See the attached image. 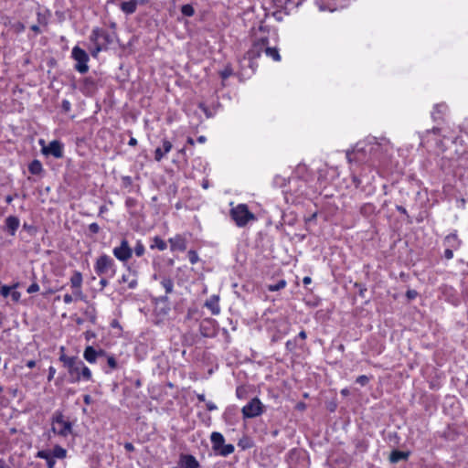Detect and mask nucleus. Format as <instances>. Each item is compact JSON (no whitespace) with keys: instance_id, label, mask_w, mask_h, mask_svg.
I'll use <instances>...</instances> for the list:
<instances>
[{"instance_id":"obj_1","label":"nucleus","mask_w":468,"mask_h":468,"mask_svg":"<svg viewBox=\"0 0 468 468\" xmlns=\"http://www.w3.org/2000/svg\"><path fill=\"white\" fill-rule=\"evenodd\" d=\"M51 431L60 437H68L73 432L72 423L61 411H56L51 420Z\"/></svg>"},{"instance_id":"obj_2","label":"nucleus","mask_w":468,"mask_h":468,"mask_svg":"<svg viewBox=\"0 0 468 468\" xmlns=\"http://www.w3.org/2000/svg\"><path fill=\"white\" fill-rule=\"evenodd\" d=\"M230 216L237 226L244 227L250 220L255 219V216L249 211L246 205H238L230 210Z\"/></svg>"},{"instance_id":"obj_3","label":"nucleus","mask_w":468,"mask_h":468,"mask_svg":"<svg viewBox=\"0 0 468 468\" xmlns=\"http://www.w3.org/2000/svg\"><path fill=\"white\" fill-rule=\"evenodd\" d=\"M60 361L63 362L64 367L68 368L69 375L76 380L80 379V370L84 363L76 356L69 357L62 354L59 357Z\"/></svg>"},{"instance_id":"obj_4","label":"nucleus","mask_w":468,"mask_h":468,"mask_svg":"<svg viewBox=\"0 0 468 468\" xmlns=\"http://www.w3.org/2000/svg\"><path fill=\"white\" fill-rule=\"evenodd\" d=\"M94 268H95V271L98 275H104L110 271L113 275L115 272L114 261L111 257H109L106 254L101 255L97 259Z\"/></svg>"},{"instance_id":"obj_5","label":"nucleus","mask_w":468,"mask_h":468,"mask_svg":"<svg viewBox=\"0 0 468 468\" xmlns=\"http://www.w3.org/2000/svg\"><path fill=\"white\" fill-rule=\"evenodd\" d=\"M263 405L258 398H253L246 406L241 410L243 417L251 419L260 416L263 412Z\"/></svg>"},{"instance_id":"obj_6","label":"nucleus","mask_w":468,"mask_h":468,"mask_svg":"<svg viewBox=\"0 0 468 468\" xmlns=\"http://www.w3.org/2000/svg\"><path fill=\"white\" fill-rule=\"evenodd\" d=\"M72 57L77 61L76 69L80 73H86L89 69L87 65L89 57L86 51L79 47H75L72 49Z\"/></svg>"},{"instance_id":"obj_7","label":"nucleus","mask_w":468,"mask_h":468,"mask_svg":"<svg viewBox=\"0 0 468 468\" xmlns=\"http://www.w3.org/2000/svg\"><path fill=\"white\" fill-rule=\"evenodd\" d=\"M112 252L113 255L121 261H127L133 255V250L125 239L121 241L120 246L113 249Z\"/></svg>"},{"instance_id":"obj_8","label":"nucleus","mask_w":468,"mask_h":468,"mask_svg":"<svg viewBox=\"0 0 468 468\" xmlns=\"http://www.w3.org/2000/svg\"><path fill=\"white\" fill-rule=\"evenodd\" d=\"M42 153L46 155H52L56 158L63 156V145L59 141L54 140L48 146H43Z\"/></svg>"},{"instance_id":"obj_9","label":"nucleus","mask_w":468,"mask_h":468,"mask_svg":"<svg viewBox=\"0 0 468 468\" xmlns=\"http://www.w3.org/2000/svg\"><path fill=\"white\" fill-rule=\"evenodd\" d=\"M20 221L18 218L15 216H9L5 220V230L7 231L11 236L16 234V231L19 228Z\"/></svg>"},{"instance_id":"obj_10","label":"nucleus","mask_w":468,"mask_h":468,"mask_svg":"<svg viewBox=\"0 0 468 468\" xmlns=\"http://www.w3.org/2000/svg\"><path fill=\"white\" fill-rule=\"evenodd\" d=\"M199 463L192 455H181L180 467L181 468H198Z\"/></svg>"},{"instance_id":"obj_11","label":"nucleus","mask_w":468,"mask_h":468,"mask_svg":"<svg viewBox=\"0 0 468 468\" xmlns=\"http://www.w3.org/2000/svg\"><path fill=\"white\" fill-rule=\"evenodd\" d=\"M171 149H172V144L167 140H164L163 147L156 148V150L154 152V159L157 162L161 161L162 158L165 156V154H167L168 152H170Z\"/></svg>"},{"instance_id":"obj_12","label":"nucleus","mask_w":468,"mask_h":468,"mask_svg":"<svg viewBox=\"0 0 468 468\" xmlns=\"http://www.w3.org/2000/svg\"><path fill=\"white\" fill-rule=\"evenodd\" d=\"M210 440L213 445V450L218 452L219 449H221V446H224V437L221 433L214 431L212 432L210 436Z\"/></svg>"},{"instance_id":"obj_13","label":"nucleus","mask_w":468,"mask_h":468,"mask_svg":"<svg viewBox=\"0 0 468 468\" xmlns=\"http://www.w3.org/2000/svg\"><path fill=\"white\" fill-rule=\"evenodd\" d=\"M100 38H104L105 40H107V35L100 29H94L90 36L91 41L95 42L97 45V47L93 52V55H96V53H98L101 50V47H100V43H99Z\"/></svg>"},{"instance_id":"obj_14","label":"nucleus","mask_w":468,"mask_h":468,"mask_svg":"<svg viewBox=\"0 0 468 468\" xmlns=\"http://www.w3.org/2000/svg\"><path fill=\"white\" fill-rule=\"evenodd\" d=\"M218 296H212L208 301L206 302L205 305L211 310L213 314H218L220 308L218 305Z\"/></svg>"},{"instance_id":"obj_15","label":"nucleus","mask_w":468,"mask_h":468,"mask_svg":"<svg viewBox=\"0 0 468 468\" xmlns=\"http://www.w3.org/2000/svg\"><path fill=\"white\" fill-rule=\"evenodd\" d=\"M409 457V452H401V451H393L389 455V461L393 463H398L401 460H407Z\"/></svg>"},{"instance_id":"obj_16","label":"nucleus","mask_w":468,"mask_h":468,"mask_svg":"<svg viewBox=\"0 0 468 468\" xmlns=\"http://www.w3.org/2000/svg\"><path fill=\"white\" fill-rule=\"evenodd\" d=\"M169 242L171 244V249L174 250H185L186 249L185 240L180 237H176L175 239H170Z\"/></svg>"},{"instance_id":"obj_17","label":"nucleus","mask_w":468,"mask_h":468,"mask_svg":"<svg viewBox=\"0 0 468 468\" xmlns=\"http://www.w3.org/2000/svg\"><path fill=\"white\" fill-rule=\"evenodd\" d=\"M83 356L88 362L94 363L97 359V350L89 346L85 348Z\"/></svg>"},{"instance_id":"obj_18","label":"nucleus","mask_w":468,"mask_h":468,"mask_svg":"<svg viewBox=\"0 0 468 468\" xmlns=\"http://www.w3.org/2000/svg\"><path fill=\"white\" fill-rule=\"evenodd\" d=\"M120 7L121 10L127 15L133 14L136 11V6L133 0L122 2Z\"/></svg>"},{"instance_id":"obj_19","label":"nucleus","mask_w":468,"mask_h":468,"mask_svg":"<svg viewBox=\"0 0 468 468\" xmlns=\"http://www.w3.org/2000/svg\"><path fill=\"white\" fill-rule=\"evenodd\" d=\"M70 284L73 289L81 288L82 275L79 271H75L70 278Z\"/></svg>"},{"instance_id":"obj_20","label":"nucleus","mask_w":468,"mask_h":468,"mask_svg":"<svg viewBox=\"0 0 468 468\" xmlns=\"http://www.w3.org/2000/svg\"><path fill=\"white\" fill-rule=\"evenodd\" d=\"M29 171L33 175H38L42 172V165L38 160H34L28 167Z\"/></svg>"},{"instance_id":"obj_21","label":"nucleus","mask_w":468,"mask_h":468,"mask_svg":"<svg viewBox=\"0 0 468 468\" xmlns=\"http://www.w3.org/2000/svg\"><path fill=\"white\" fill-rule=\"evenodd\" d=\"M51 453L54 458L63 459L67 455V451L64 448L57 445L54 447Z\"/></svg>"},{"instance_id":"obj_22","label":"nucleus","mask_w":468,"mask_h":468,"mask_svg":"<svg viewBox=\"0 0 468 468\" xmlns=\"http://www.w3.org/2000/svg\"><path fill=\"white\" fill-rule=\"evenodd\" d=\"M163 287L166 293H171L173 292L174 282L170 278H164L161 282Z\"/></svg>"},{"instance_id":"obj_23","label":"nucleus","mask_w":468,"mask_h":468,"mask_svg":"<svg viewBox=\"0 0 468 468\" xmlns=\"http://www.w3.org/2000/svg\"><path fill=\"white\" fill-rule=\"evenodd\" d=\"M234 452V446L232 444H225L221 446V449L218 451V452L222 456H228Z\"/></svg>"},{"instance_id":"obj_24","label":"nucleus","mask_w":468,"mask_h":468,"mask_svg":"<svg viewBox=\"0 0 468 468\" xmlns=\"http://www.w3.org/2000/svg\"><path fill=\"white\" fill-rule=\"evenodd\" d=\"M265 53L271 57L275 61H279L281 59L279 51L276 48H267L265 49Z\"/></svg>"},{"instance_id":"obj_25","label":"nucleus","mask_w":468,"mask_h":468,"mask_svg":"<svg viewBox=\"0 0 468 468\" xmlns=\"http://www.w3.org/2000/svg\"><path fill=\"white\" fill-rule=\"evenodd\" d=\"M156 247L160 250H164L166 249V243L165 240L160 239L159 237H155L154 239V245H152V248Z\"/></svg>"},{"instance_id":"obj_26","label":"nucleus","mask_w":468,"mask_h":468,"mask_svg":"<svg viewBox=\"0 0 468 468\" xmlns=\"http://www.w3.org/2000/svg\"><path fill=\"white\" fill-rule=\"evenodd\" d=\"M286 285V282L284 280L279 281L276 284H271L268 286V290L271 292L279 291L283 289Z\"/></svg>"},{"instance_id":"obj_27","label":"nucleus","mask_w":468,"mask_h":468,"mask_svg":"<svg viewBox=\"0 0 468 468\" xmlns=\"http://www.w3.org/2000/svg\"><path fill=\"white\" fill-rule=\"evenodd\" d=\"M181 12L183 15L186 16H192L194 15V8L192 5H184L182 7H181Z\"/></svg>"},{"instance_id":"obj_28","label":"nucleus","mask_w":468,"mask_h":468,"mask_svg":"<svg viewBox=\"0 0 468 468\" xmlns=\"http://www.w3.org/2000/svg\"><path fill=\"white\" fill-rule=\"evenodd\" d=\"M80 377L87 380H90L91 378V372L85 365H83V367H81Z\"/></svg>"},{"instance_id":"obj_29","label":"nucleus","mask_w":468,"mask_h":468,"mask_svg":"<svg viewBox=\"0 0 468 468\" xmlns=\"http://www.w3.org/2000/svg\"><path fill=\"white\" fill-rule=\"evenodd\" d=\"M37 458L45 459L46 461L52 457V453L48 451H39L37 453Z\"/></svg>"},{"instance_id":"obj_30","label":"nucleus","mask_w":468,"mask_h":468,"mask_svg":"<svg viewBox=\"0 0 468 468\" xmlns=\"http://www.w3.org/2000/svg\"><path fill=\"white\" fill-rule=\"evenodd\" d=\"M134 252L136 256L141 257L144 253V247L141 242H138L134 248Z\"/></svg>"},{"instance_id":"obj_31","label":"nucleus","mask_w":468,"mask_h":468,"mask_svg":"<svg viewBox=\"0 0 468 468\" xmlns=\"http://www.w3.org/2000/svg\"><path fill=\"white\" fill-rule=\"evenodd\" d=\"M188 258H189V261H190L192 264L197 263V261H198L197 253L195 250H189V251H188Z\"/></svg>"},{"instance_id":"obj_32","label":"nucleus","mask_w":468,"mask_h":468,"mask_svg":"<svg viewBox=\"0 0 468 468\" xmlns=\"http://www.w3.org/2000/svg\"><path fill=\"white\" fill-rule=\"evenodd\" d=\"M369 378L367 376H359L356 378V383L360 384L361 386H365L368 383Z\"/></svg>"},{"instance_id":"obj_33","label":"nucleus","mask_w":468,"mask_h":468,"mask_svg":"<svg viewBox=\"0 0 468 468\" xmlns=\"http://www.w3.org/2000/svg\"><path fill=\"white\" fill-rule=\"evenodd\" d=\"M107 363L112 369H115L117 367V362L113 356H108Z\"/></svg>"},{"instance_id":"obj_34","label":"nucleus","mask_w":468,"mask_h":468,"mask_svg":"<svg viewBox=\"0 0 468 468\" xmlns=\"http://www.w3.org/2000/svg\"><path fill=\"white\" fill-rule=\"evenodd\" d=\"M10 287L5 285L0 289V293L2 296L7 297L10 293Z\"/></svg>"},{"instance_id":"obj_35","label":"nucleus","mask_w":468,"mask_h":468,"mask_svg":"<svg viewBox=\"0 0 468 468\" xmlns=\"http://www.w3.org/2000/svg\"><path fill=\"white\" fill-rule=\"evenodd\" d=\"M73 295L76 299H83L84 297L81 288L74 289Z\"/></svg>"},{"instance_id":"obj_36","label":"nucleus","mask_w":468,"mask_h":468,"mask_svg":"<svg viewBox=\"0 0 468 468\" xmlns=\"http://www.w3.org/2000/svg\"><path fill=\"white\" fill-rule=\"evenodd\" d=\"M122 282H128V283H129V287H130V288H133V287L136 285V280H134V279H133V280H132L131 282H129V281H128V278H127L125 275H123V276L122 277Z\"/></svg>"},{"instance_id":"obj_37","label":"nucleus","mask_w":468,"mask_h":468,"mask_svg":"<svg viewBox=\"0 0 468 468\" xmlns=\"http://www.w3.org/2000/svg\"><path fill=\"white\" fill-rule=\"evenodd\" d=\"M39 290V286L37 283H32L28 288H27V292L28 293H33V292H36Z\"/></svg>"},{"instance_id":"obj_38","label":"nucleus","mask_w":468,"mask_h":468,"mask_svg":"<svg viewBox=\"0 0 468 468\" xmlns=\"http://www.w3.org/2000/svg\"><path fill=\"white\" fill-rule=\"evenodd\" d=\"M89 229L90 231H91L92 233H98L100 231V227L97 223H91L90 226H89Z\"/></svg>"},{"instance_id":"obj_39","label":"nucleus","mask_w":468,"mask_h":468,"mask_svg":"<svg viewBox=\"0 0 468 468\" xmlns=\"http://www.w3.org/2000/svg\"><path fill=\"white\" fill-rule=\"evenodd\" d=\"M134 2V5L135 6L137 7V5H147L150 0H133Z\"/></svg>"},{"instance_id":"obj_40","label":"nucleus","mask_w":468,"mask_h":468,"mask_svg":"<svg viewBox=\"0 0 468 468\" xmlns=\"http://www.w3.org/2000/svg\"><path fill=\"white\" fill-rule=\"evenodd\" d=\"M206 407H207V410L209 411L215 410L217 409V406L212 402H207Z\"/></svg>"},{"instance_id":"obj_41","label":"nucleus","mask_w":468,"mask_h":468,"mask_svg":"<svg viewBox=\"0 0 468 468\" xmlns=\"http://www.w3.org/2000/svg\"><path fill=\"white\" fill-rule=\"evenodd\" d=\"M66 303H70L73 301V296L71 294H65L63 298Z\"/></svg>"},{"instance_id":"obj_42","label":"nucleus","mask_w":468,"mask_h":468,"mask_svg":"<svg viewBox=\"0 0 468 468\" xmlns=\"http://www.w3.org/2000/svg\"><path fill=\"white\" fill-rule=\"evenodd\" d=\"M124 448L125 450H127L128 452H133L134 451V446L133 445V443L131 442H125L124 443Z\"/></svg>"},{"instance_id":"obj_43","label":"nucleus","mask_w":468,"mask_h":468,"mask_svg":"<svg viewBox=\"0 0 468 468\" xmlns=\"http://www.w3.org/2000/svg\"><path fill=\"white\" fill-rule=\"evenodd\" d=\"M47 465H48V468H54L55 460H54L53 456L50 459L47 460Z\"/></svg>"},{"instance_id":"obj_44","label":"nucleus","mask_w":468,"mask_h":468,"mask_svg":"<svg viewBox=\"0 0 468 468\" xmlns=\"http://www.w3.org/2000/svg\"><path fill=\"white\" fill-rule=\"evenodd\" d=\"M407 296L409 299H413L417 296V292L416 291H412V290H410L407 292Z\"/></svg>"},{"instance_id":"obj_45","label":"nucleus","mask_w":468,"mask_h":468,"mask_svg":"<svg viewBox=\"0 0 468 468\" xmlns=\"http://www.w3.org/2000/svg\"><path fill=\"white\" fill-rule=\"evenodd\" d=\"M55 372H56L55 368L49 367V373H48V380H51L53 378Z\"/></svg>"},{"instance_id":"obj_46","label":"nucleus","mask_w":468,"mask_h":468,"mask_svg":"<svg viewBox=\"0 0 468 468\" xmlns=\"http://www.w3.org/2000/svg\"><path fill=\"white\" fill-rule=\"evenodd\" d=\"M83 400H84L85 404H87V405L90 404V401H91L90 396L85 395Z\"/></svg>"},{"instance_id":"obj_47","label":"nucleus","mask_w":468,"mask_h":468,"mask_svg":"<svg viewBox=\"0 0 468 468\" xmlns=\"http://www.w3.org/2000/svg\"><path fill=\"white\" fill-rule=\"evenodd\" d=\"M445 256L447 259H451L452 257V251L451 250H446Z\"/></svg>"},{"instance_id":"obj_48","label":"nucleus","mask_w":468,"mask_h":468,"mask_svg":"<svg viewBox=\"0 0 468 468\" xmlns=\"http://www.w3.org/2000/svg\"><path fill=\"white\" fill-rule=\"evenodd\" d=\"M19 296H20V294H19V292H14L12 293V298H13L15 301H18Z\"/></svg>"},{"instance_id":"obj_49","label":"nucleus","mask_w":468,"mask_h":468,"mask_svg":"<svg viewBox=\"0 0 468 468\" xmlns=\"http://www.w3.org/2000/svg\"><path fill=\"white\" fill-rule=\"evenodd\" d=\"M62 106L65 109V111H69V101H64L63 103H62Z\"/></svg>"},{"instance_id":"obj_50","label":"nucleus","mask_w":468,"mask_h":468,"mask_svg":"<svg viewBox=\"0 0 468 468\" xmlns=\"http://www.w3.org/2000/svg\"><path fill=\"white\" fill-rule=\"evenodd\" d=\"M106 355L105 351L102 349L97 350V357L99 356H104Z\"/></svg>"},{"instance_id":"obj_51","label":"nucleus","mask_w":468,"mask_h":468,"mask_svg":"<svg viewBox=\"0 0 468 468\" xmlns=\"http://www.w3.org/2000/svg\"><path fill=\"white\" fill-rule=\"evenodd\" d=\"M36 365V362L34 360H29L27 363V366L29 367V368H32L34 367Z\"/></svg>"},{"instance_id":"obj_52","label":"nucleus","mask_w":468,"mask_h":468,"mask_svg":"<svg viewBox=\"0 0 468 468\" xmlns=\"http://www.w3.org/2000/svg\"><path fill=\"white\" fill-rule=\"evenodd\" d=\"M31 30H33V31H34V32H36V33H39V32H40L39 27H38V26H37V25H33V26L31 27Z\"/></svg>"},{"instance_id":"obj_53","label":"nucleus","mask_w":468,"mask_h":468,"mask_svg":"<svg viewBox=\"0 0 468 468\" xmlns=\"http://www.w3.org/2000/svg\"><path fill=\"white\" fill-rule=\"evenodd\" d=\"M137 144V141L134 138H131L129 141V145L134 146Z\"/></svg>"},{"instance_id":"obj_54","label":"nucleus","mask_w":468,"mask_h":468,"mask_svg":"<svg viewBox=\"0 0 468 468\" xmlns=\"http://www.w3.org/2000/svg\"><path fill=\"white\" fill-rule=\"evenodd\" d=\"M303 283L305 285L311 283V278L310 277H304L303 280Z\"/></svg>"},{"instance_id":"obj_55","label":"nucleus","mask_w":468,"mask_h":468,"mask_svg":"<svg viewBox=\"0 0 468 468\" xmlns=\"http://www.w3.org/2000/svg\"><path fill=\"white\" fill-rule=\"evenodd\" d=\"M197 399L201 402H204L206 399H205V395L204 394H199L197 395Z\"/></svg>"},{"instance_id":"obj_56","label":"nucleus","mask_w":468,"mask_h":468,"mask_svg":"<svg viewBox=\"0 0 468 468\" xmlns=\"http://www.w3.org/2000/svg\"><path fill=\"white\" fill-rule=\"evenodd\" d=\"M100 283L102 287H105L108 284V282L106 279H101Z\"/></svg>"},{"instance_id":"obj_57","label":"nucleus","mask_w":468,"mask_h":468,"mask_svg":"<svg viewBox=\"0 0 468 468\" xmlns=\"http://www.w3.org/2000/svg\"><path fill=\"white\" fill-rule=\"evenodd\" d=\"M299 336L302 338V339H305L306 338V333L304 331H301L299 333Z\"/></svg>"},{"instance_id":"obj_58","label":"nucleus","mask_w":468,"mask_h":468,"mask_svg":"<svg viewBox=\"0 0 468 468\" xmlns=\"http://www.w3.org/2000/svg\"><path fill=\"white\" fill-rule=\"evenodd\" d=\"M187 144H190V145H194V144H195V142H194L193 138L188 137V138H187Z\"/></svg>"},{"instance_id":"obj_59","label":"nucleus","mask_w":468,"mask_h":468,"mask_svg":"<svg viewBox=\"0 0 468 468\" xmlns=\"http://www.w3.org/2000/svg\"><path fill=\"white\" fill-rule=\"evenodd\" d=\"M205 141H206V137L205 136H199L197 138V142H199V143H204Z\"/></svg>"},{"instance_id":"obj_60","label":"nucleus","mask_w":468,"mask_h":468,"mask_svg":"<svg viewBox=\"0 0 468 468\" xmlns=\"http://www.w3.org/2000/svg\"><path fill=\"white\" fill-rule=\"evenodd\" d=\"M341 393L344 395V396H347L349 394V390L345 388V389H342Z\"/></svg>"},{"instance_id":"obj_61","label":"nucleus","mask_w":468,"mask_h":468,"mask_svg":"<svg viewBox=\"0 0 468 468\" xmlns=\"http://www.w3.org/2000/svg\"><path fill=\"white\" fill-rule=\"evenodd\" d=\"M397 208H398V210H399V212L404 213V214L406 213V209H405L403 207H400V206H399V207H398Z\"/></svg>"},{"instance_id":"obj_62","label":"nucleus","mask_w":468,"mask_h":468,"mask_svg":"<svg viewBox=\"0 0 468 468\" xmlns=\"http://www.w3.org/2000/svg\"><path fill=\"white\" fill-rule=\"evenodd\" d=\"M0 468H6V465L3 460H0Z\"/></svg>"},{"instance_id":"obj_63","label":"nucleus","mask_w":468,"mask_h":468,"mask_svg":"<svg viewBox=\"0 0 468 468\" xmlns=\"http://www.w3.org/2000/svg\"><path fill=\"white\" fill-rule=\"evenodd\" d=\"M24 229H27L29 230H34V228L32 226H27V224H24Z\"/></svg>"},{"instance_id":"obj_64","label":"nucleus","mask_w":468,"mask_h":468,"mask_svg":"<svg viewBox=\"0 0 468 468\" xmlns=\"http://www.w3.org/2000/svg\"><path fill=\"white\" fill-rule=\"evenodd\" d=\"M11 201H12V197H11L10 196H8V197H6V202H7V203H10Z\"/></svg>"}]
</instances>
